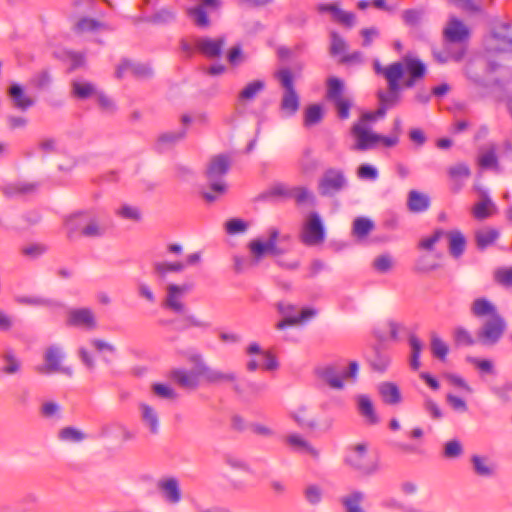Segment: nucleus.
I'll list each match as a JSON object with an SVG mask.
<instances>
[{
	"label": "nucleus",
	"mask_w": 512,
	"mask_h": 512,
	"mask_svg": "<svg viewBox=\"0 0 512 512\" xmlns=\"http://www.w3.org/2000/svg\"><path fill=\"white\" fill-rule=\"evenodd\" d=\"M343 90L344 84L340 79L336 77L329 78L327 81V100L332 102L334 100L344 98L345 96L343 95Z\"/></svg>",
	"instance_id": "obj_44"
},
{
	"label": "nucleus",
	"mask_w": 512,
	"mask_h": 512,
	"mask_svg": "<svg viewBox=\"0 0 512 512\" xmlns=\"http://www.w3.org/2000/svg\"><path fill=\"white\" fill-rule=\"evenodd\" d=\"M277 78L281 86L284 88V93L281 100V109L288 115H293L299 109V96L296 93L293 83V76L289 69H281L277 73Z\"/></svg>",
	"instance_id": "obj_9"
},
{
	"label": "nucleus",
	"mask_w": 512,
	"mask_h": 512,
	"mask_svg": "<svg viewBox=\"0 0 512 512\" xmlns=\"http://www.w3.org/2000/svg\"><path fill=\"white\" fill-rule=\"evenodd\" d=\"M365 495L361 491H353L341 499V503L345 512H365L361 504L364 501Z\"/></svg>",
	"instance_id": "obj_36"
},
{
	"label": "nucleus",
	"mask_w": 512,
	"mask_h": 512,
	"mask_svg": "<svg viewBox=\"0 0 512 512\" xmlns=\"http://www.w3.org/2000/svg\"><path fill=\"white\" fill-rule=\"evenodd\" d=\"M175 18H176L175 10L172 8H169V7H164L162 9H160L159 11H157L153 15L152 21L154 23L163 24V23H169V22L173 21Z\"/></svg>",
	"instance_id": "obj_62"
},
{
	"label": "nucleus",
	"mask_w": 512,
	"mask_h": 512,
	"mask_svg": "<svg viewBox=\"0 0 512 512\" xmlns=\"http://www.w3.org/2000/svg\"><path fill=\"white\" fill-rule=\"evenodd\" d=\"M407 206L411 212H424L430 206V199L423 193H420L416 190H411L408 194Z\"/></svg>",
	"instance_id": "obj_34"
},
{
	"label": "nucleus",
	"mask_w": 512,
	"mask_h": 512,
	"mask_svg": "<svg viewBox=\"0 0 512 512\" xmlns=\"http://www.w3.org/2000/svg\"><path fill=\"white\" fill-rule=\"evenodd\" d=\"M335 109H336V112H337V116L340 118V119H348L349 116H350V108L352 107V101L351 99L347 98V97H344V98H341V99H337V100H334L332 101Z\"/></svg>",
	"instance_id": "obj_57"
},
{
	"label": "nucleus",
	"mask_w": 512,
	"mask_h": 512,
	"mask_svg": "<svg viewBox=\"0 0 512 512\" xmlns=\"http://www.w3.org/2000/svg\"><path fill=\"white\" fill-rule=\"evenodd\" d=\"M186 359L189 363L194 365V369L192 371L204 376L209 366L206 364L204 357L202 354L192 351L186 354Z\"/></svg>",
	"instance_id": "obj_48"
},
{
	"label": "nucleus",
	"mask_w": 512,
	"mask_h": 512,
	"mask_svg": "<svg viewBox=\"0 0 512 512\" xmlns=\"http://www.w3.org/2000/svg\"><path fill=\"white\" fill-rule=\"evenodd\" d=\"M97 92L98 90L92 82L83 79H75L71 82V94L79 100L95 97Z\"/></svg>",
	"instance_id": "obj_27"
},
{
	"label": "nucleus",
	"mask_w": 512,
	"mask_h": 512,
	"mask_svg": "<svg viewBox=\"0 0 512 512\" xmlns=\"http://www.w3.org/2000/svg\"><path fill=\"white\" fill-rule=\"evenodd\" d=\"M494 277L499 284L512 287V267L497 269Z\"/></svg>",
	"instance_id": "obj_64"
},
{
	"label": "nucleus",
	"mask_w": 512,
	"mask_h": 512,
	"mask_svg": "<svg viewBox=\"0 0 512 512\" xmlns=\"http://www.w3.org/2000/svg\"><path fill=\"white\" fill-rule=\"evenodd\" d=\"M304 496L309 504L317 505L322 500V489L315 484L308 485L304 489Z\"/></svg>",
	"instance_id": "obj_59"
},
{
	"label": "nucleus",
	"mask_w": 512,
	"mask_h": 512,
	"mask_svg": "<svg viewBox=\"0 0 512 512\" xmlns=\"http://www.w3.org/2000/svg\"><path fill=\"white\" fill-rule=\"evenodd\" d=\"M203 377L210 384L231 383L234 393L243 399L246 398V392L237 382V376L234 372H223L209 367Z\"/></svg>",
	"instance_id": "obj_14"
},
{
	"label": "nucleus",
	"mask_w": 512,
	"mask_h": 512,
	"mask_svg": "<svg viewBox=\"0 0 512 512\" xmlns=\"http://www.w3.org/2000/svg\"><path fill=\"white\" fill-rule=\"evenodd\" d=\"M318 10L331 13L335 21L347 27H353L355 24V14L342 10L338 3L320 4Z\"/></svg>",
	"instance_id": "obj_21"
},
{
	"label": "nucleus",
	"mask_w": 512,
	"mask_h": 512,
	"mask_svg": "<svg viewBox=\"0 0 512 512\" xmlns=\"http://www.w3.org/2000/svg\"><path fill=\"white\" fill-rule=\"evenodd\" d=\"M66 324L71 327L94 330L97 321L94 312L90 308H74L67 312Z\"/></svg>",
	"instance_id": "obj_13"
},
{
	"label": "nucleus",
	"mask_w": 512,
	"mask_h": 512,
	"mask_svg": "<svg viewBox=\"0 0 512 512\" xmlns=\"http://www.w3.org/2000/svg\"><path fill=\"white\" fill-rule=\"evenodd\" d=\"M345 462L364 475L373 474L378 469L376 461L367 454V446L361 443L350 448Z\"/></svg>",
	"instance_id": "obj_7"
},
{
	"label": "nucleus",
	"mask_w": 512,
	"mask_h": 512,
	"mask_svg": "<svg viewBox=\"0 0 512 512\" xmlns=\"http://www.w3.org/2000/svg\"><path fill=\"white\" fill-rule=\"evenodd\" d=\"M186 13L197 27L207 28L210 26V20L208 18L207 12L202 5L188 8Z\"/></svg>",
	"instance_id": "obj_43"
},
{
	"label": "nucleus",
	"mask_w": 512,
	"mask_h": 512,
	"mask_svg": "<svg viewBox=\"0 0 512 512\" xmlns=\"http://www.w3.org/2000/svg\"><path fill=\"white\" fill-rule=\"evenodd\" d=\"M404 68L407 69L409 76L416 79H421L426 74V66L422 61L417 58L406 56L404 57Z\"/></svg>",
	"instance_id": "obj_40"
},
{
	"label": "nucleus",
	"mask_w": 512,
	"mask_h": 512,
	"mask_svg": "<svg viewBox=\"0 0 512 512\" xmlns=\"http://www.w3.org/2000/svg\"><path fill=\"white\" fill-rule=\"evenodd\" d=\"M471 313L477 318H491L500 315L496 306L486 298H477L471 304Z\"/></svg>",
	"instance_id": "obj_26"
},
{
	"label": "nucleus",
	"mask_w": 512,
	"mask_h": 512,
	"mask_svg": "<svg viewBox=\"0 0 512 512\" xmlns=\"http://www.w3.org/2000/svg\"><path fill=\"white\" fill-rule=\"evenodd\" d=\"M448 239V250L452 257L459 258L465 251L466 238L460 230L446 231L444 235Z\"/></svg>",
	"instance_id": "obj_25"
},
{
	"label": "nucleus",
	"mask_w": 512,
	"mask_h": 512,
	"mask_svg": "<svg viewBox=\"0 0 512 512\" xmlns=\"http://www.w3.org/2000/svg\"><path fill=\"white\" fill-rule=\"evenodd\" d=\"M347 183L343 170L328 168L320 177L317 189L321 196L332 197L345 189Z\"/></svg>",
	"instance_id": "obj_6"
},
{
	"label": "nucleus",
	"mask_w": 512,
	"mask_h": 512,
	"mask_svg": "<svg viewBox=\"0 0 512 512\" xmlns=\"http://www.w3.org/2000/svg\"><path fill=\"white\" fill-rule=\"evenodd\" d=\"M156 489L161 499L168 505L176 506L183 499L180 482L176 477L169 476L159 479Z\"/></svg>",
	"instance_id": "obj_12"
},
{
	"label": "nucleus",
	"mask_w": 512,
	"mask_h": 512,
	"mask_svg": "<svg viewBox=\"0 0 512 512\" xmlns=\"http://www.w3.org/2000/svg\"><path fill=\"white\" fill-rule=\"evenodd\" d=\"M200 377H202V375L185 369H174L171 371V378L173 381L184 389H196L199 386Z\"/></svg>",
	"instance_id": "obj_22"
},
{
	"label": "nucleus",
	"mask_w": 512,
	"mask_h": 512,
	"mask_svg": "<svg viewBox=\"0 0 512 512\" xmlns=\"http://www.w3.org/2000/svg\"><path fill=\"white\" fill-rule=\"evenodd\" d=\"M1 357L5 362V365L2 367L4 374L13 375L20 371L21 363L11 349H6Z\"/></svg>",
	"instance_id": "obj_42"
},
{
	"label": "nucleus",
	"mask_w": 512,
	"mask_h": 512,
	"mask_svg": "<svg viewBox=\"0 0 512 512\" xmlns=\"http://www.w3.org/2000/svg\"><path fill=\"white\" fill-rule=\"evenodd\" d=\"M486 49L489 52L512 51V32L509 23H500L494 27L486 41Z\"/></svg>",
	"instance_id": "obj_11"
},
{
	"label": "nucleus",
	"mask_w": 512,
	"mask_h": 512,
	"mask_svg": "<svg viewBox=\"0 0 512 512\" xmlns=\"http://www.w3.org/2000/svg\"><path fill=\"white\" fill-rule=\"evenodd\" d=\"M64 358L65 352L60 345H49L44 349L43 352V364L37 366L36 371L42 375L60 373L67 377H73V368L62 364Z\"/></svg>",
	"instance_id": "obj_3"
},
{
	"label": "nucleus",
	"mask_w": 512,
	"mask_h": 512,
	"mask_svg": "<svg viewBox=\"0 0 512 512\" xmlns=\"http://www.w3.org/2000/svg\"><path fill=\"white\" fill-rule=\"evenodd\" d=\"M445 38L453 43L462 42L469 36L466 26L457 19H451L444 30Z\"/></svg>",
	"instance_id": "obj_29"
},
{
	"label": "nucleus",
	"mask_w": 512,
	"mask_h": 512,
	"mask_svg": "<svg viewBox=\"0 0 512 512\" xmlns=\"http://www.w3.org/2000/svg\"><path fill=\"white\" fill-rule=\"evenodd\" d=\"M431 351L435 357L441 360H444L448 353V346L436 333L431 334Z\"/></svg>",
	"instance_id": "obj_56"
},
{
	"label": "nucleus",
	"mask_w": 512,
	"mask_h": 512,
	"mask_svg": "<svg viewBox=\"0 0 512 512\" xmlns=\"http://www.w3.org/2000/svg\"><path fill=\"white\" fill-rule=\"evenodd\" d=\"M151 391L154 396L160 399L175 400L177 398L176 391L166 384L154 383L151 385Z\"/></svg>",
	"instance_id": "obj_50"
},
{
	"label": "nucleus",
	"mask_w": 512,
	"mask_h": 512,
	"mask_svg": "<svg viewBox=\"0 0 512 512\" xmlns=\"http://www.w3.org/2000/svg\"><path fill=\"white\" fill-rule=\"evenodd\" d=\"M301 241L307 246H316L325 239V230L318 213L311 212L304 224L300 234Z\"/></svg>",
	"instance_id": "obj_10"
},
{
	"label": "nucleus",
	"mask_w": 512,
	"mask_h": 512,
	"mask_svg": "<svg viewBox=\"0 0 512 512\" xmlns=\"http://www.w3.org/2000/svg\"><path fill=\"white\" fill-rule=\"evenodd\" d=\"M139 417L143 426L152 434L157 435L160 432L161 418L157 409L146 403L138 404Z\"/></svg>",
	"instance_id": "obj_16"
},
{
	"label": "nucleus",
	"mask_w": 512,
	"mask_h": 512,
	"mask_svg": "<svg viewBox=\"0 0 512 512\" xmlns=\"http://www.w3.org/2000/svg\"><path fill=\"white\" fill-rule=\"evenodd\" d=\"M374 229L375 223L370 218L361 216L354 219L351 233L358 241H363Z\"/></svg>",
	"instance_id": "obj_31"
},
{
	"label": "nucleus",
	"mask_w": 512,
	"mask_h": 512,
	"mask_svg": "<svg viewBox=\"0 0 512 512\" xmlns=\"http://www.w3.org/2000/svg\"><path fill=\"white\" fill-rule=\"evenodd\" d=\"M506 328L507 323L501 314L487 318L476 332L477 341L484 346H493L502 338Z\"/></svg>",
	"instance_id": "obj_5"
},
{
	"label": "nucleus",
	"mask_w": 512,
	"mask_h": 512,
	"mask_svg": "<svg viewBox=\"0 0 512 512\" xmlns=\"http://www.w3.org/2000/svg\"><path fill=\"white\" fill-rule=\"evenodd\" d=\"M373 267L380 273H386L393 267V259L388 254H383L376 257L373 261Z\"/></svg>",
	"instance_id": "obj_61"
},
{
	"label": "nucleus",
	"mask_w": 512,
	"mask_h": 512,
	"mask_svg": "<svg viewBox=\"0 0 512 512\" xmlns=\"http://www.w3.org/2000/svg\"><path fill=\"white\" fill-rule=\"evenodd\" d=\"M351 133L357 139L353 147L355 150L365 151L380 141V135L370 132L362 123H355L351 128Z\"/></svg>",
	"instance_id": "obj_18"
},
{
	"label": "nucleus",
	"mask_w": 512,
	"mask_h": 512,
	"mask_svg": "<svg viewBox=\"0 0 512 512\" xmlns=\"http://www.w3.org/2000/svg\"><path fill=\"white\" fill-rule=\"evenodd\" d=\"M404 75V64L402 62H394L385 67L384 78L387 80L390 90H400V79Z\"/></svg>",
	"instance_id": "obj_30"
},
{
	"label": "nucleus",
	"mask_w": 512,
	"mask_h": 512,
	"mask_svg": "<svg viewBox=\"0 0 512 512\" xmlns=\"http://www.w3.org/2000/svg\"><path fill=\"white\" fill-rule=\"evenodd\" d=\"M248 247L254 264H257L266 254H269L266 244L259 239L252 240L248 244Z\"/></svg>",
	"instance_id": "obj_51"
},
{
	"label": "nucleus",
	"mask_w": 512,
	"mask_h": 512,
	"mask_svg": "<svg viewBox=\"0 0 512 512\" xmlns=\"http://www.w3.org/2000/svg\"><path fill=\"white\" fill-rule=\"evenodd\" d=\"M115 213L119 217L126 220L135 222L141 220V211L137 207L128 204L121 205L119 208L116 209Z\"/></svg>",
	"instance_id": "obj_52"
},
{
	"label": "nucleus",
	"mask_w": 512,
	"mask_h": 512,
	"mask_svg": "<svg viewBox=\"0 0 512 512\" xmlns=\"http://www.w3.org/2000/svg\"><path fill=\"white\" fill-rule=\"evenodd\" d=\"M438 268V263L429 255L420 256L415 263V270L418 272H430Z\"/></svg>",
	"instance_id": "obj_58"
},
{
	"label": "nucleus",
	"mask_w": 512,
	"mask_h": 512,
	"mask_svg": "<svg viewBox=\"0 0 512 512\" xmlns=\"http://www.w3.org/2000/svg\"><path fill=\"white\" fill-rule=\"evenodd\" d=\"M499 237V230L490 226L482 227L474 232L475 244L479 250H485L494 245Z\"/></svg>",
	"instance_id": "obj_23"
},
{
	"label": "nucleus",
	"mask_w": 512,
	"mask_h": 512,
	"mask_svg": "<svg viewBox=\"0 0 512 512\" xmlns=\"http://www.w3.org/2000/svg\"><path fill=\"white\" fill-rule=\"evenodd\" d=\"M8 95L13 105L19 110L25 111L34 105V100L26 95L24 89L19 84H12L8 89Z\"/></svg>",
	"instance_id": "obj_28"
},
{
	"label": "nucleus",
	"mask_w": 512,
	"mask_h": 512,
	"mask_svg": "<svg viewBox=\"0 0 512 512\" xmlns=\"http://www.w3.org/2000/svg\"><path fill=\"white\" fill-rule=\"evenodd\" d=\"M285 441L297 452L307 453L315 459L319 457V451L314 448L308 441L297 434L288 435L285 438Z\"/></svg>",
	"instance_id": "obj_32"
},
{
	"label": "nucleus",
	"mask_w": 512,
	"mask_h": 512,
	"mask_svg": "<svg viewBox=\"0 0 512 512\" xmlns=\"http://www.w3.org/2000/svg\"><path fill=\"white\" fill-rule=\"evenodd\" d=\"M265 88V83L262 80H254L248 83L238 95V101L245 103L248 101H252L255 97L263 91Z\"/></svg>",
	"instance_id": "obj_38"
},
{
	"label": "nucleus",
	"mask_w": 512,
	"mask_h": 512,
	"mask_svg": "<svg viewBox=\"0 0 512 512\" xmlns=\"http://www.w3.org/2000/svg\"><path fill=\"white\" fill-rule=\"evenodd\" d=\"M331 45H330V53L332 55H338L347 50L346 41L335 31L330 33Z\"/></svg>",
	"instance_id": "obj_60"
},
{
	"label": "nucleus",
	"mask_w": 512,
	"mask_h": 512,
	"mask_svg": "<svg viewBox=\"0 0 512 512\" xmlns=\"http://www.w3.org/2000/svg\"><path fill=\"white\" fill-rule=\"evenodd\" d=\"M358 363L352 361L349 367L345 368L339 364L327 365L317 369V375L330 388L341 390L344 388V379H354L358 373Z\"/></svg>",
	"instance_id": "obj_4"
},
{
	"label": "nucleus",
	"mask_w": 512,
	"mask_h": 512,
	"mask_svg": "<svg viewBox=\"0 0 512 512\" xmlns=\"http://www.w3.org/2000/svg\"><path fill=\"white\" fill-rule=\"evenodd\" d=\"M185 266L186 265L180 261L172 263L157 261L153 263V272L158 278L165 279L168 273L182 272L185 269Z\"/></svg>",
	"instance_id": "obj_35"
},
{
	"label": "nucleus",
	"mask_w": 512,
	"mask_h": 512,
	"mask_svg": "<svg viewBox=\"0 0 512 512\" xmlns=\"http://www.w3.org/2000/svg\"><path fill=\"white\" fill-rule=\"evenodd\" d=\"M291 198H293L297 204H314L315 196L306 187H291Z\"/></svg>",
	"instance_id": "obj_45"
},
{
	"label": "nucleus",
	"mask_w": 512,
	"mask_h": 512,
	"mask_svg": "<svg viewBox=\"0 0 512 512\" xmlns=\"http://www.w3.org/2000/svg\"><path fill=\"white\" fill-rule=\"evenodd\" d=\"M277 310L283 317V319L275 325L278 330H283L287 326L300 325L316 315V310L313 308H304L297 314V307L286 302L277 303Z\"/></svg>",
	"instance_id": "obj_8"
},
{
	"label": "nucleus",
	"mask_w": 512,
	"mask_h": 512,
	"mask_svg": "<svg viewBox=\"0 0 512 512\" xmlns=\"http://www.w3.org/2000/svg\"><path fill=\"white\" fill-rule=\"evenodd\" d=\"M300 167L303 173H311L318 167V161L313 157L312 151L306 149L300 158Z\"/></svg>",
	"instance_id": "obj_55"
},
{
	"label": "nucleus",
	"mask_w": 512,
	"mask_h": 512,
	"mask_svg": "<svg viewBox=\"0 0 512 512\" xmlns=\"http://www.w3.org/2000/svg\"><path fill=\"white\" fill-rule=\"evenodd\" d=\"M323 112L320 105H310L305 111L304 124L305 126H312L321 122Z\"/></svg>",
	"instance_id": "obj_53"
},
{
	"label": "nucleus",
	"mask_w": 512,
	"mask_h": 512,
	"mask_svg": "<svg viewBox=\"0 0 512 512\" xmlns=\"http://www.w3.org/2000/svg\"><path fill=\"white\" fill-rule=\"evenodd\" d=\"M355 402L357 411L366 424L376 425L380 422V418L376 413L373 401L368 395H357L355 397Z\"/></svg>",
	"instance_id": "obj_19"
},
{
	"label": "nucleus",
	"mask_w": 512,
	"mask_h": 512,
	"mask_svg": "<svg viewBox=\"0 0 512 512\" xmlns=\"http://www.w3.org/2000/svg\"><path fill=\"white\" fill-rule=\"evenodd\" d=\"M51 83V75L48 70H41L35 73L29 80L30 86L42 90L47 88Z\"/></svg>",
	"instance_id": "obj_54"
},
{
	"label": "nucleus",
	"mask_w": 512,
	"mask_h": 512,
	"mask_svg": "<svg viewBox=\"0 0 512 512\" xmlns=\"http://www.w3.org/2000/svg\"><path fill=\"white\" fill-rule=\"evenodd\" d=\"M464 452L462 443L457 439L447 441L443 447V456L447 459H456Z\"/></svg>",
	"instance_id": "obj_47"
},
{
	"label": "nucleus",
	"mask_w": 512,
	"mask_h": 512,
	"mask_svg": "<svg viewBox=\"0 0 512 512\" xmlns=\"http://www.w3.org/2000/svg\"><path fill=\"white\" fill-rule=\"evenodd\" d=\"M65 227L69 238L74 237L76 233L84 238H101L108 231L104 215L92 211H82L69 216L65 220Z\"/></svg>",
	"instance_id": "obj_1"
},
{
	"label": "nucleus",
	"mask_w": 512,
	"mask_h": 512,
	"mask_svg": "<svg viewBox=\"0 0 512 512\" xmlns=\"http://www.w3.org/2000/svg\"><path fill=\"white\" fill-rule=\"evenodd\" d=\"M226 39L221 36L217 39L209 37H197L194 40L195 49L207 58L215 59L222 55Z\"/></svg>",
	"instance_id": "obj_15"
},
{
	"label": "nucleus",
	"mask_w": 512,
	"mask_h": 512,
	"mask_svg": "<svg viewBox=\"0 0 512 512\" xmlns=\"http://www.w3.org/2000/svg\"><path fill=\"white\" fill-rule=\"evenodd\" d=\"M511 392L512 381L506 382L501 386L492 388V393L503 403H508L511 401Z\"/></svg>",
	"instance_id": "obj_63"
},
{
	"label": "nucleus",
	"mask_w": 512,
	"mask_h": 512,
	"mask_svg": "<svg viewBox=\"0 0 512 512\" xmlns=\"http://www.w3.org/2000/svg\"><path fill=\"white\" fill-rule=\"evenodd\" d=\"M58 437L65 442L78 443L85 439V434L74 427H65L59 431Z\"/></svg>",
	"instance_id": "obj_49"
},
{
	"label": "nucleus",
	"mask_w": 512,
	"mask_h": 512,
	"mask_svg": "<svg viewBox=\"0 0 512 512\" xmlns=\"http://www.w3.org/2000/svg\"><path fill=\"white\" fill-rule=\"evenodd\" d=\"M446 231L436 229L432 235L422 238L418 243V248L425 251H433L435 245L444 237Z\"/></svg>",
	"instance_id": "obj_46"
},
{
	"label": "nucleus",
	"mask_w": 512,
	"mask_h": 512,
	"mask_svg": "<svg viewBox=\"0 0 512 512\" xmlns=\"http://www.w3.org/2000/svg\"><path fill=\"white\" fill-rule=\"evenodd\" d=\"M16 302L21 305L40 306L49 309H57L63 307V304L57 300L37 296H18L16 297Z\"/></svg>",
	"instance_id": "obj_33"
},
{
	"label": "nucleus",
	"mask_w": 512,
	"mask_h": 512,
	"mask_svg": "<svg viewBox=\"0 0 512 512\" xmlns=\"http://www.w3.org/2000/svg\"><path fill=\"white\" fill-rule=\"evenodd\" d=\"M182 298L183 297L177 293V288L174 284H168L166 286V296L162 302V306L173 313L185 314L187 308Z\"/></svg>",
	"instance_id": "obj_20"
},
{
	"label": "nucleus",
	"mask_w": 512,
	"mask_h": 512,
	"mask_svg": "<svg viewBox=\"0 0 512 512\" xmlns=\"http://www.w3.org/2000/svg\"><path fill=\"white\" fill-rule=\"evenodd\" d=\"M229 167L230 161L225 155H217L210 160L206 169L209 188L202 193L207 202L212 203L225 194L227 187L222 177L228 172Z\"/></svg>",
	"instance_id": "obj_2"
},
{
	"label": "nucleus",
	"mask_w": 512,
	"mask_h": 512,
	"mask_svg": "<svg viewBox=\"0 0 512 512\" xmlns=\"http://www.w3.org/2000/svg\"><path fill=\"white\" fill-rule=\"evenodd\" d=\"M471 471L477 477L488 479L496 474V464L487 455L473 454L470 457Z\"/></svg>",
	"instance_id": "obj_17"
},
{
	"label": "nucleus",
	"mask_w": 512,
	"mask_h": 512,
	"mask_svg": "<svg viewBox=\"0 0 512 512\" xmlns=\"http://www.w3.org/2000/svg\"><path fill=\"white\" fill-rule=\"evenodd\" d=\"M492 207L493 203L490 198L485 193H482L481 200L472 208V214L476 219L484 220L491 215Z\"/></svg>",
	"instance_id": "obj_41"
},
{
	"label": "nucleus",
	"mask_w": 512,
	"mask_h": 512,
	"mask_svg": "<svg viewBox=\"0 0 512 512\" xmlns=\"http://www.w3.org/2000/svg\"><path fill=\"white\" fill-rule=\"evenodd\" d=\"M378 393L383 403L391 406L402 402V394L399 387L393 382H382L378 385Z\"/></svg>",
	"instance_id": "obj_24"
},
{
	"label": "nucleus",
	"mask_w": 512,
	"mask_h": 512,
	"mask_svg": "<svg viewBox=\"0 0 512 512\" xmlns=\"http://www.w3.org/2000/svg\"><path fill=\"white\" fill-rule=\"evenodd\" d=\"M186 135V130L169 131L162 133L157 138V147L160 150L168 149L181 141Z\"/></svg>",
	"instance_id": "obj_37"
},
{
	"label": "nucleus",
	"mask_w": 512,
	"mask_h": 512,
	"mask_svg": "<svg viewBox=\"0 0 512 512\" xmlns=\"http://www.w3.org/2000/svg\"><path fill=\"white\" fill-rule=\"evenodd\" d=\"M479 165L482 168L486 169H494L495 171H499L498 159L496 155V147L491 145L489 148L483 150L478 159Z\"/></svg>",
	"instance_id": "obj_39"
}]
</instances>
